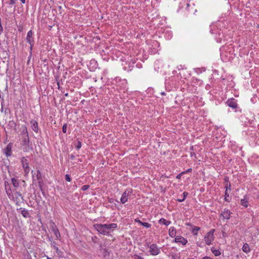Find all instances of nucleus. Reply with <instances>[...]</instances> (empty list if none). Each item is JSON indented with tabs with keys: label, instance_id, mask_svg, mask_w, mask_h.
Wrapping results in <instances>:
<instances>
[{
	"label": "nucleus",
	"instance_id": "1",
	"mask_svg": "<svg viewBox=\"0 0 259 259\" xmlns=\"http://www.w3.org/2000/svg\"><path fill=\"white\" fill-rule=\"evenodd\" d=\"M20 146L24 152H28L33 149L29 137L20 138Z\"/></svg>",
	"mask_w": 259,
	"mask_h": 259
},
{
	"label": "nucleus",
	"instance_id": "2",
	"mask_svg": "<svg viewBox=\"0 0 259 259\" xmlns=\"http://www.w3.org/2000/svg\"><path fill=\"white\" fill-rule=\"evenodd\" d=\"M33 171H32V177L33 182L37 181L38 187L40 190H42V187L44 186L43 178L39 170L37 169L36 172L33 173Z\"/></svg>",
	"mask_w": 259,
	"mask_h": 259
},
{
	"label": "nucleus",
	"instance_id": "3",
	"mask_svg": "<svg viewBox=\"0 0 259 259\" xmlns=\"http://www.w3.org/2000/svg\"><path fill=\"white\" fill-rule=\"evenodd\" d=\"M215 232V229H213L211 230L209 232H207L206 234L205 235L204 240L205 243L207 245H210L212 244V241L214 240V233Z\"/></svg>",
	"mask_w": 259,
	"mask_h": 259
},
{
	"label": "nucleus",
	"instance_id": "4",
	"mask_svg": "<svg viewBox=\"0 0 259 259\" xmlns=\"http://www.w3.org/2000/svg\"><path fill=\"white\" fill-rule=\"evenodd\" d=\"M146 246L149 248L150 254L152 255H156L160 253V248H158V246L156 244H150V243L147 242Z\"/></svg>",
	"mask_w": 259,
	"mask_h": 259
},
{
	"label": "nucleus",
	"instance_id": "5",
	"mask_svg": "<svg viewBox=\"0 0 259 259\" xmlns=\"http://www.w3.org/2000/svg\"><path fill=\"white\" fill-rule=\"evenodd\" d=\"M94 227L99 233L102 235H107L108 234L106 230V224H97L94 225Z\"/></svg>",
	"mask_w": 259,
	"mask_h": 259
},
{
	"label": "nucleus",
	"instance_id": "6",
	"mask_svg": "<svg viewBox=\"0 0 259 259\" xmlns=\"http://www.w3.org/2000/svg\"><path fill=\"white\" fill-rule=\"evenodd\" d=\"M21 161L25 173L26 174H28L30 171V167L28 159L25 157H22L21 158Z\"/></svg>",
	"mask_w": 259,
	"mask_h": 259
},
{
	"label": "nucleus",
	"instance_id": "7",
	"mask_svg": "<svg viewBox=\"0 0 259 259\" xmlns=\"http://www.w3.org/2000/svg\"><path fill=\"white\" fill-rule=\"evenodd\" d=\"M132 193V190L131 189H126L123 193L122 194L120 198V202L122 204H124L128 200L129 195Z\"/></svg>",
	"mask_w": 259,
	"mask_h": 259
},
{
	"label": "nucleus",
	"instance_id": "8",
	"mask_svg": "<svg viewBox=\"0 0 259 259\" xmlns=\"http://www.w3.org/2000/svg\"><path fill=\"white\" fill-rule=\"evenodd\" d=\"M14 192V198L12 200H13L14 202H15L16 204L17 205H18L19 203L21 202H22L23 200V196H22V194L17 191Z\"/></svg>",
	"mask_w": 259,
	"mask_h": 259
},
{
	"label": "nucleus",
	"instance_id": "9",
	"mask_svg": "<svg viewBox=\"0 0 259 259\" xmlns=\"http://www.w3.org/2000/svg\"><path fill=\"white\" fill-rule=\"evenodd\" d=\"M33 33L31 30H29L26 36V41L28 43H29L30 45V50L31 51L32 50V47L33 45V42H34V39H33Z\"/></svg>",
	"mask_w": 259,
	"mask_h": 259
},
{
	"label": "nucleus",
	"instance_id": "10",
	"mask_svg": "<svg viewBox=\"0 0 259 259\" xmlns=\"http://www.w3.org/2000/svg\"><path fill=\"white\" fill-rule=\"evenodd\" d=\"M50 229L52 232L55 235L57 239H59L61 235L56 225L53 222H51Z\"/></svg>",
	"mask_w": 259,
	"mask_h": 259
},
{
	"label": "nucleus",
	"instance_id": "11",
	"mask_svg": "<svg viewBox=\"0 0 259 259\" xmlns=\"http://www.w3.org/2000/svg\"><path fill=\"white\" fill-rule=\"evenodd\" d=\"M232 212L228 209L225 208L221 212V216L223 219L228 220L230 218Z\"/></svg>",
	"mask_w": 259,
	"mask_h": 259
},
{
	"label": "nucleus",
	"instance_id": "12",
	"mask_svg": "<svg viewBox=\"0 0 259 259\" xmlns=\"http://www.w3.org/2000/svg\"><path fill=\"white\" fill-rule=\"evenodd\" d=\"M226 103L230 107L232 108L233 109H236L238 107L236 101L233 98L229 99Z\"/></svg>",
	"mask_w": 259,
	"mask_h": 259
},
{
	"label": "nucleus",
	"instance_id": "13",
	"mask_svg": "<svg viewBox=\"0 0 259 259\" xmlns=\"http://www.w3.org/2000/svg\"><path fill=\"white\" fill-rule=\"evenodd\" d=\"M174 241L176 243H181L183 245H186L188 242L187 239L181 236H177Z\"/></svg>",
	"mask_w": 259,
	"mask_h": 259
},
{
	"label": "nucleus",
	"instance_id": "14",
	"mask_svg": "<svg viewBox=\"0 0 259 259\" xmlns=\"http://www.w3.org/2000/svg\"><path fill=\"white\" fill-rule=\"evenodd\" d=\"M20 138L29 137V134L26 125H23L21 126V133L20 134Z\"/></svg>",
	"mask_w": 259,
	"mask_h": 259
},
{
	"label": "nucleus",
	"instance_id": "15",
	"mask_svg": "<svg viewBox=\"0 0 259 259\" xmlns=\"http://www.w3.org/2000/svg\"><path fill=\"white\" fill-rule=\"evenodd\" d=\"M12 146L11 143H9L7 147L4 149V153L7 157H9L12 155Z\"/></svg>",
	"mask_w": 259,
	"mask_h": 259
},
{
	"label": "nucleus",
	"instance_id": "16",
	"mask_svg": "<svg viewBox=\"0 0 259 259\" xmlns=\"http://www.w3.org/2000/svg\"><path fill=\"white\" fill-rule=\"evenodd\" d=\"M31 127L32 130L36 133H37L39 131L38 126V122L36 120H31L30 121Z\"/></svg>",
	"mask_w": 259,
	"mask_h": 259
},
{
	"label": "nucleus",
	"instance_id": "17",
	"mask_svg": "<svg viewBox=\"0 0 259 259\" xmlns=\"http://www.w3.org/2000/svg\"><path fill=\"white\" fill-rule=\"evenodd\" d=\"M106 230L109 234L110 230L113 231L117 228V225L115 223L106 224Z\"/></svg>",
	"mask_w": 259,
	"mask_h": 259
},
{
	"label": "nucleus",
	"instance_id": "18",
	"mask_svg": "<svg viewBox=\"0 0 259 259\" xmlns=\"http://www.w3.org/2000/svg\"><path fill=\"white\" fill-rule=\"evenodd\" d=\"M240 204L243 206L245 208L247 207L248 206V201L247 195H245L243 199H241L240 200Z\"/></svg>",
	"mask_w": 259,
	"mask_h": 259
},
{
	"label": "nucleus",
	"instance_id": "19",
	"mask_svg": "<svg viewBox=\"0 0 259 259\" xmlns=\"http://www.w3.org/2000/svg\"><path fill=\"white\" fill-rule=\"evenodd\" d=\"M176 233V230L174 227H170L169 228L168 234L170 237L176 238V237L177 236Z\"/></svg>",
	"mask_w": 259,
	"mask_h": 259
},
{
	"label": "nucleus",
	"instance_id": "20",
	"mask_svg": "<svg viewBox=\"0 0 259 259\" xmlns=\"http://www.w3.org/2000/svg\"><path fill=\"white\" fill-rule=\"evenodd\" d=\"M135 222L146 228H149L151 226V225L150 224L147 222H142L141 220L139 219H136Z\"/></svg>",
	"mask_w": 259,
	"mask_h": 259
},
{
	"label": "nucleus",
	"instance_id": "21",
	"mask_svg": "<svg viewBox=\"0 0 259 259\" xmlns=\"http://www.w3.org/2000/svg\"><path fill=\"white\" fill-rule=\"evenodd\" d=\"M158 223L160 224H163L166 226H168V225H169L170 224L171 222L169 221H167L166 219H165L164 218H161L159 220Z\"/></svg>",
	"mask_w": 259,
	"mask_h": 259
},
{
	"label": "nucleus",
	"instance_id": "22",
	"mask_svg": "<svg viewBox=\"0 0 259 259\" xmlns=\"http://www.w3.org/2000/svg\"><path fill=\"white\" fill-rule=\"evenodd\" d=\"M21 213L22 215L25 218H28L30 217V215L28 211L25 208H23L21 210Z\"/></svg>",
	"mask_w": 259,
	"mask_h": 259
},
{
	"label": "nucleus",
	"instance_id": "23",
	"mask_svg": "<svg viewBox=\"0 0 259 259\" xmlns=\"http://www.w3.org/2000/svg\"><path fill=\"white\" fill-rule=\"evenodd\" d=\"M6 192L9 198L12 200L14 198V193H13L12 189H8V190L7 189V191H6Z\"/></svg>",
	"mask_w": 259,
	"mask_h": 259
},
{
	"label": "nucleus",
	"instance_id": "24",
	"mask_svg": "<svg viewBox=\"0 0 259 259\" xmlns=\"http://www.w3.org/2000/svg\"><path fill=\"white\" fill-rule=\"evenodd\" d=\"M11 182L14 187L17 188L19 187L20 184L17 179L15 178H13L11 179Z\"/></svg>",
	"mask_w": 259,
	"mask_h": 259
},
{
	"label": "nucleus",
	"instance_id": "25",
	"mask_svg": "<svg viewBox=\"0 0 259 259\" xmlns=\"http://www.w3.org/2000/svg\"><path fill=\"white\" fill-rule=\"evenodd\" d=\"M242 250L246 253H247L250 251V247H249L248 244H247L246 243L244 244V245H243V247H242Z\"/></svg>",
	"mask_w": 259,
	"mask_h": 259
},
{
	"label": "nucleus",
	"instance_id": "26",
	"mask_svg": "<svg viewBox=\"0 0 259 259\" xmlns=\"http://www.w3.org/2000/svg\"><path fill=\"white\" fill-rule=\"evenodd\" d=\"M189 193L187 192H184L183 193V196L181 198H179L177 199V201H178L179 202H182L185 201L186 197L188 196Z\"/></svg>",
	"mask_w": 259,
	"mask_h": 259
},
{
	"label": "nucleus",
	"instance_id": "27",
	"mask_svg": "<svg viewBox=\"0 0 259 259\" xmlns=\"http://www.w3.org/2000/svg\"><path fill=\"white\" fill-rule=\"evenodd\" d=\"M211 251L215 256H219L221 254V252L219 250L215 249L214 247L211 248Z\"/></svg>",
	"mask_w": 259,
	"mask_h": 259
},
{
	"label": "nucleus",
	"instance_id": "28",
	"mask_svg": "<svg viewBox=\"0 0 259 259\" xmlns=\"http://www.w3.org/2000/svg\"><path fill=\"white\" fill-rule=\"evenodd\" d=\"M200 230V228L198 227L195 226L193 228L192 230V233L194 235H198V232Z\"/></svg>",
	"mask_w": 259,
	"mask_h": 259
},
{
	"label": "nucleus",
	"instance_id": "29",
	"mask_svg": "<svg viewBox=\"0 0 259 259\" xmlns=\"http://www.w3.org/2000/svg\"><path fill=\"white\" fill-rule=\"evenodd\" d=\"M141 254L142 253H140V254H134L132 257H134V259H144Z\"/></svg>",
	"mask_w": 259,
	"mask_h": 259
},
{
	"label": "nucleus",
	"instance_id": "30",
	"mask_svg": "<svg viewBox=\"0 0 259 259\" xmlns=\"http://www.w3.org/2000/svg\"><path fill=\"white\" fill-rule=\"evenodd\" d=\"M224 199H225V201L226 202H230L229 194V193L227 191H225Z\"/></svg>",
	"mask_w": 259,
	"mask_h": 259
},
{
	"label": "nucleus",
	"instance_id": "31",
	"mask_svg": "<svg viewBox=\"0 0 259 259\" xmlns=\"http://www.w3.org/2000/svg\"><path fill=\"white\" fill-rule=\"evenodd\" d=\"M4 185L6 191H7V189L8 190V189H11L8 182L5 181Z\"/></svg>",
	"mask_w": 259,
	"mask_h": 259
},
{
	"label": "nucleus",
	"instance_id": "32",
	"mask_svg": "<svg viewBox=\"0 0 259 259\" xmlns=\"http://www.w3.org/2000/svg\"><path fill=\"white\" fill-rule=\"evenodd\" d=\"M225 188H226V190L225 191H227V192L228 191V190H231V184L230 183H227L226 184V185L225 186Z\"/></svg>",
	"mask_w": 259,
	"mask_h": 259
},
{
	"label": "nucleus",
	"instance_id": "33",
	"mask_svg": "<svg viewBox=\"0 0 259 259\" xmlns=\"http://www.w3.org/2000/svg\"><path fill=\"white\" fill-rule=\"evenodd\" d=\"M81 147V143L80 141H78L76 145V149H79Z\"/></svg>",
	"mask_w": 259,
	"mask_h": 259
},
{
	"label": "nucleus",
	"instance_id": "34",
	"mask_svg": "<svg viewBox=\"0 0 259 259\" xmlns=\"http://www.w3.org/2000/svg\"><path fill=\"white\" fill-rule=\"evenodd\" d=\"M90 187V186L89 185H85L82 186L81 190L83 191H85L88 190Z\"/></svg>",
	"mask_w": 259,
	"mask_h": 259
},
{
	"label": "nucleus",
	"instance_id": "35",
	"mask_svg": "<svg viewBox=\"0 0 259 259\" xmlns=\"http://www.w3.org/2000/svg\"><path fill=\"white\" fill-rule=\"evenodd\" d=\"M65 179L66 181H67L68 182H70L71 181V179L70 176L68 174H66L65 175Z\"/></svg>",
	"mask_w": 259,
	"mask_h": 259
},
{
	"label": "nucleus",
	"instance_id": "36",
	"mask_svg": "<svg viewBox=\"0 0 259 259\" xmlns=\"http://www.w3.org/2000/svg\"><path fill=\"white\" fill-rule=\"evenodd\" d=\"M62 132L64 133H66L67 132V124H64L62 127Z\"/></svg>",
	"mask_w": 259,
	"mask_h": 259
},
{
	"label": "nucleus",
	"instance_id": "37",
	"mask_svg": "<svg viewBox=\"0 0 259 259\" xmlns=\"http://www.w3.org/2000/svg\"><path fill=\"white\" fill-rule=\"evenodd\" d=\"M171 259H180V257L177 254L172 255Z\"/></svg>",
	"mask_w": 259,
	"mask_h": 259
},
{
	"label": "nucleus",
	"instance_id": "38",
	"mask_svg": "<svg viewBox=\"0 0 259 259\" xmlns=\"http://www.w3.org/2000/svg\"><path fill=\"white\" fill-rule=\"evenodd\" d=\"M185 174V172H181V173L179 174V175H178L176 176V179H181V177H182V176L183 174Z\"/></svg>",
	"mask_w": 259,
	"mask_h": 259
},
{
	"label": "nucleus",
	"instance_id": "39",
	"mask_svg": "<svg viewBox=\"0 0 259 259\" xmlns=\"http://www.w3.org/2000/svg\"><path fill=\"white\" fill-rule=\"evenodd\" d=\"M17 1V0H10V2H9V4L10 5H14V4L16 3V1Z\"/></svg>",
	"mask_w": 259,
	"mask_h": 259
},
{
	"label": "nucleus",
	"instance_id": "40",
	"mask_svg": "<svg viewBox=\"0 0 259 259\" xmlns=\"http://www.w3.org/2000/svg\"><path fill=\"white\" fill-rule=\"evenodd\" d=\"M3 32V28L1 23V18H0V34H1Z\"/></svg>",
	"mask_w": 259,
	"mask_h": 259
},
{
	"label": "nucleus",
	"instance_id": "41",
	"mask_svg": "<svg viewBox=\"0 0 259 259\" xmlns=\"http://www.w3.org/2000/svg\"><path fill=\"white\" fill-rule=\"evenodd\" d=\"M190 156L191 157H194L195 158H196V155L194 152H190Z\"/></svg>",
	"mask_w": 259,
	"mask_h": 259
},
{
	"label": "nucleus",
	"instance_id": "42",
	"mask_svg": "<svg viewBox=\"0 0 259 259\" xmlns=\"http://www.w3.org/2000/svg\"><path fill=\"white\" fill-rule=\"evenodd\" d=\"M55 249H56V252L58 254H59L61 252V250L58 248V247H55Z\"/></svg>",
	"mask_w": 259,
	"mask_h": 259
},
{
	"label": "nucleus",
	"instance_id": "43",
	"mask_svg": "<svg viewBox=\"0 0 259 259\" xmlns=\"http://www.w3.org/2000/svg\"><path fill=\"white\" fill-rule=\"evenodd\" d=\"M202 259H213V258H211L209 256H204Z\"/></svg>",
	"mask_w": 259,
	"mask_h": 259
},
{
	"label": "nucleus",
	"instance_id": "44",
	"mask_svg": "<svg viewBox=\"0 0 259 259\" xmlns=\"http://www.w3.org/2000/svg\"><path fill=\"white\" fill-rule=\"evenodd\" d=\"M192 170V168H189L186 171H185L184 172H185V174H186L187 172H191Z\"/></svg>",
	"mask_w": 259,
	"mask_h": 259
},
{
	"label": "nucleus",
	"instance_id": "45",
	"mask_svg": "<svg viewBox=\"0 0 259 259\" xmlns=\"http://www.w3.org/2000/svg\"><path fill=\"white\" fill-rule=\"evenodd\" d=\"M69 157H70V158L71 159H74L75 158V156L74 155H72V154L70 155Z\"/></svg>",
	"mask_w": 259,
	"mask_h": 259
},
{
	"label": "nucleus",
	"instance_id": "46",
	"mask_svg": "<svg viewBox=\"0 0 259 259\" xmlns=\"http://www.w3.org/2000/svg\"><path fill=\"white\" fill-rule=\"evenodd\" d=\"M225 181L227 182V183H228L229 181V178L228 177H225Z\"/></svg>",
	"mask_w": 259,
	"mask_h": 259
},
{
	"label": "nucleus",
	"instance_id": "47",
	"mask_svg": "<svg viewBox=\"0 0 259 259\" xmlns=\"http://www.w3.org/2000/svg\"><path fill=\"white\" fill-rule=\"evenodd\" d=\"M22 4H24L26 3V0H20Z\"/></svg>",
	"mask_w": 259,
	"mask_h": 259
},
{
	"label": "nucleus",
	"instance_id": "48",
	"mask_svg": "<svg viewBox=\"0 0 259 259\" xmlns=\"http://www.w3.org/2000/svg\"><path fill=\"white\" fill-rule=\"evenodd\" d=\"M114 200L113 199H110L109 201L110 203H113L114 202Z\"/></svg>",
	"mask_w": 259,
	"mask_h": 259
},
{
	"label": "nucleus",
	"instance_id": "49",
	"mask_svg": "<svg viewBox=\"0 0 259 259\" xmlns=\"http://www.w3.org/2000/svg\"><path fill=\"white\" fill-rule=\"evenodd\" d=\"M96 63V62H95V61L94 60H91V63Z\"/></svg>",
	"mask_w": 259,
	"mask_h": 259
},
{
	"label": "nucleus",
	"instance_id": "50",
	"mask_svg": "<svg viewBox=\"0 0 259 259\" xmlns=\"http://www.w3.org/2000/svg\"><path fill=\"white\" fill-rule=\"evenodd\" d=\"M186 225L187 226H192V225L190 223H187Z\"/></svg>",
	"mask_w": 259,
	"mask_h": 259
},
{
	"label": "nucleus",
	"instance_id": "51",
	"mask_svg": "<svg viewBox=\"0 0 259 259\" xmlns=\"http://www.w3.org/2000/svg\"><path fill=\"white\" fill-rule=\"evenodd\" d=\"M65 96L66 97H67V96H68V93H66V94H65Z\"/></svg>",
	"mask_w": 259,
	"mask_h": 259
},
{
	"label": "nucleus",
	"instance_id": "52",
	"mask_svg": "<svg viewBox=\"0 0 259 259\" xmlns=\"http://www.w3.org/2000/svg\"><path fill=\"white\" fill-rule=\"evenodd\" d=\"M190 150H193V147H191V148H190Z\"/></svg>",
	"mask_w": 259,
	"mask_h": 259
},
{
	"label": "nucleus",
	"instance_id": "53",
	"mask_svg": "<svg viewBox=\"0 0 259 259\" xmlns=\"http://www.w3.org/2000/svg\"><path fill=\"white\" fill-rule=\"evenodd\" d=\"M47 259H52V258L49 257H47Z\"/></svg>",
	"mask_w": 259,
	"mask_h": 259
},
{
	"label": "nucleus",
	"instance_id": "54",
	"mask_svg": "<svg viewBox=\"0 0 259 259\" xmlns=\"http://www.w3.org/2000/svg\"><path fill=\"white\" fill-rule=\"evenodd\" d=\"M199 246V247H202V246L201 245V244H199V245H198Z\"/></svg>",
	"mask_w": 259,
	"mask_h": 259
},
{
	"label": "nucleus",
	"instance_id": "55",
	"mask_svg": "<svg viewBox=\"0 0 259 259\" xmlns=\"http://www.w3.org/2000/svg\"><path fill=\"white\" fill-rule=\"evenodd\" d=\"M199 246V247H202V246L201 245V244H199V245H198Z\"/></svg>",
	"mask_w": 259,
	"mask_h": 259
},
{
	"label": "nucleus",
	"instance_id": "56",
	"mask_svg": "<svg viewBox=\"0 0 259 259\" xmlns=\"http://www.w3.org/2000/svg\"><path fill=\"white\" fill-rule=\"evenodd\" d=\"M161 94L162 95H165L164 93H162Z\"/></svg>",
	"mask_w": 259,
	"mask_h": 259
},
{
	"label": "nucleus",
	"instance_id": "57",
	"mask_svg": "<svg viewBox=\"0 0 259 259\" xmlns=\"http://www.w3.org/2000/svg\"><path fill=\"white\" fill-rule=\"evenodd\" d=\"M115 201H116V202H119V201H118V200H115Z\"/></svg>",
	"mask_w": 259,
	"mask_h": 259
}]
</instances>
